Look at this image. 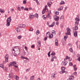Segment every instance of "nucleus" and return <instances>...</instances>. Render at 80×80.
Masks as SVG:
<instances>
[{"label": "nucleus", "mask_w": 80, "mask_h": 80, "mask_svg": "<svg viewBox=\"0 0 80 80\" xmlns=\"http://www.w3.org/2000/svg\"><path fill=\"white\" fill-rule=\"evenodd\" d=\"M5 70L6 71H8V68H5Z\"/></svg>", "instance_id": "4d7b16f0"}, {"label": "nucleus", "mask_w": 80, "mask_h": 80, "mask_svg": "<svg viewBox=\"0 0 80 80\" xmlns=\"http://www.w3.org/2000/svg\"><path fill=\"white\" fill-rule=\"evenodd\" d=\"M64 18V16L63 15H62L60 17V19H63Z\"/></svg>", "instance_id": "72a5a7b5"}, {"label": "nucleus", "mask_w": 80, "mask_h": 80, "mask_svg": "<svg viewBox=\"0 0 80 80\" xmlns=\"http://www.w3.org/2000/svg\"><path fill=\"white\" fill-rule=\"evenodd\" d=\"M65 72H64V71H60V72H59L60 73V74H62V73H65Z\"/></svg>", "instance_id": "79ce46f5"}, {"label": "nucleus", "mask_w": 80, "mask_h": 80, "mask_svg": "<svg viewBox=\"0 0 80 80\" xmlns=\"http://www.w3.org/2000/svg\"><path fill=\"white\" fill-rule=\"evenodd\" d=\"M51 62H53L54 61V60L52 58H52H51Z\"/></svg>", "instance_id": "49530a36"}, {"label": "nucleus", "mask_w": 80, "mask_h": 80, "mask_svg": "<svg viewBox=\"0 0 80 80\" xmlns=\"http://www.w3.org/2000/svg\"><path fill=\"white\" fill-rule=\"evenodd\" d=\"M36 2H37V4H39V2H38V0H36Z\"/></svg>", "instance_id": "13d9d810"}, {"label": "nucleus", "mask_w": 80, "mask_h": 80, "mask_svg": "<svg viewBox=\"0 0 80 80\" xmlns=\"http://www.w3.org/2000/svg\"><path fill=\"white\" fill-rule=\"evenodd\" d=\"M51 3V2H48L47 4L48 6H49V7H50L51 6V4L50 3Z\"/></svg>", "instance_id": "7c9ffc66"}, {"label": "nucleus", "mask_w": 80, "mask_h": 80, "mask_svg": "<svg viewBox=\"0 0 80 80\" xmlns=\"http://www.w3.org/2000/svg\"><path fill=\"white\" fill-rule=\"evenodd\" d=\"M12 63L13 64L14 67L15 68H17L18 66L16 65L17 64L16 62H12Z\"/></svg>", "instance_id": "ddd939ff"}, {"label": "nucleus", "mask_w": 80, "mask_h": 80, "mask_svg": "<svg viewBox=\"0 0 80 80\" xmlns=\"http://www.w3.org/2000/svg\"><path fill=\"white\" fill-rule=\"evenodd\" d=\"M24 8L22 6L21 7V8L22 10H24V8Z\"/></svg>", "instance_id": "5fc2aeb1"}, {"label": "nucleus", "mask_w": 80, "mask_h": 80, "mask_svg": "<svg viewBox=\"0 0 80 80\" xmlns=\"http://www.w3.org/2000/svg\"><path fill=\"white\" fill-rule=\"evenodd\" d=\"M69 65L71 66H72V62H70L69 63Z\"/></svg>", "instance_id": "09e8293b"}, {"label": "nucleus", "mask_w": 80, "mask_h": 80, "mask_svg": "<svg viewBox=\"0 0 80 80\" xmlns=\"http://www.w3.org/2000/svg\"><path fill=\"white\" fill-rule=\"evenodd\" d=\"M66 58H67V59H69L70 58V57H68V56H67Z\"/></svg>", "instance_id": "338daca9"}, {"label": "nucleus", "mask_w": 80, "mask_h": 80, "mask_svg": "<svg viewBox=\"0 0 80 80\" xmlns=\"http://www.w3.org/2000/svg\"><path fill=\"white\" fill-rule=\"evenodd\" d=\"M55 14L57 15H58L59 14V12H58V11H56V12H55Z\"/></svg>", "instance_id": "f704fd0d"}, {"label": "nucleus", "mask_w": 80, "mask_h": 80, "mask_svg": "<svg viewBox=\"0 0 80 80\" xmlns=\"http://www.w3.org/2000/svg\"><path fill=\"white\" fill-rule=\"evenodd\" d=\"M41 46V44H38L37 47L39 48Z\"/></svg>", "instance_id": "4c0bfd02"}, {"label": "nucleus", "mask_w": 80, "mask_h": 80, "mask_svg": "<svg viewBox=\"0 0 80 80\" xmlns=\"http://www.w3.org/2000/svg\"><path fill=\"white\" fill-rule=\"evenodd\" d=\"M0 12H1V13H5V11L4 9H2L1 8H0Z\"/></svg>", "instance_id": "4468645a"}, {"label": "nucleus", "mask_w": 80, "mask_h": 80, "mask_svg": "<svg viewBox=\"0 0 80 80\" xmlns=\"http://www.w3.org/2000/svg\"><path fill=\"white\" fill-rule=\"evenodd\" d=\"M47 39V38L46 37L44 38V41H46Z\"/></svg>", "instance_id": "69168bd1"}, {"label": "nucleus", "mask_w": 80, "mask_h": 80, "mask_svg": "<svg viewBox=\"0 0 80 80\" xmlns=\"http://www.w3.org/2000/svg\"><path fill=\"white\" fill-rule=\"evenodd\" d=\"M27 3V1H26L24 0L23 1V4H26Z\"/></svg>", "instance_id": "e433bc0d"}, {"label": "nucleus", "mask_w": 80, "mask_h": 80, "mask_svg": "<svg viewBox=\"0 0 80 80\" xmlns=\"http://www.w3.org/2000/svg\"><path fill=\"white\" fill-rule=\"evenodd\" d=\"M20 27H19V26H18V27L16 28H15V30L17 31L18 32H20L21 31Z\"/></svg>", "instance_id": "0eeeda50"}, {"label": "nucleus", "mask_w": 80, "mask_h": 80, "mask_svg": "<svg viewBox=\"0 0 80 80\" xmlns=\"http://www.w3.org/2000/svg\"><path fill=\"white\" fill-rule=\"evenodd\" d=\"M59 19V18L58 16L56 15L54 16V20L56 21H58Z\"/></svg>", "instance_id": "1a4fd4ad"}, {"label": "nucleus", "mask_w": 80, "mask_h": 80, "mask_svg": "<svg viewBox=\"0 0 80 80\" xmlns=\"http://www.w3.org/2000/svg\"><path fill=\"white\" fill-rule=\"evenodd\" d=\"M35 45H32V46H31V48H33L34 47Z\"/></svg>", "instance_id": "680f3d73"}, {"label": "nucleus", "mask_w": 80, "mask_h": 80, "mask_svg": "<svg viewBox=\"0 0 80 80\" xmlns=\"http://www.w3.org/2000/svg\"><path fill=\"white\" fill-rule=\"evenodd\" d=\"M64 4H65V2H64L63 1H62L60 3V5Z\"/></svg>", "instance_id": "b1692460"}, {"label": "nucleus", "mask_w": 80, "mask_h": 80, "mask_svg": "<svg viewBox=\"0 0 80 80\" xmlns=\"http://www.w3.org/2000/svg\"><path fill=\"white\" fill-rule=\"evenodd\" d=\"M68 45L70 47L72 46V44H70V43H69L68 44Z\"/></svg>", "instance_id": "0e129e2a"}, {"label": "nucleus", "mask_w": 80, "mask_h": 80, "mask_svg": "<svg viewBox=\"0 0 80 80\" xmlns=\"http://www.w3.org/2000/svg\"><path fill=\"white\" fill-rule=\"evenodd\" d=\"M55 55V53L54 52H52V53L51 54V55L54 56Z\"/></svg>", "instance_id": "c9c22d12"}, {"label": "nucleus", "mask_w": 80, "mask_h": 80, "mask_svg": "<svg viewBox=\"0 0 80 80\" xmlns=\"http://www.w3.org/2000/svg\"><path fill=\"white\" fill-rule=\"evenodd\" d=\"M30 71V69H27L26 70V72H28Z\"/></svg>", "instance_id": "c03bdc74"}, {"label": "nucleus", "mask_w": 80, "mask_h": 80, "mask_svg": "<svg viewBox=\"0 0 80 80\" xmlns=\"http://www.w3.org/2000/svg\"><path fill=\"white\" fill-rule=\"evenodd\" d=\"M0 67L3 69L4 68V66L3 64H1L0 65Z\"/></svg>", "instance_id": "bb28decb"}, {"label": "nucleus", "mask_w": 80, "mask_h": 80, "mask_svg": "<svg viewBox=\"0 0 80 80\" xmlns=\"http://www.w3.org/2000/svg\"><path fill=\"white\" fill-rule=\"evenodd\" d=\"M24 10H25V11H28V8H25Z\"/></svg>", "instance_id": "a19ab883"}, {"label": "nucleus", "mask_w": 80, "mask_h": 80, "mask_svg": "<svg viewBox=\"0 0 80 80\" xmlns=\"http://www.w3.org/2000/svg\"><path fill=\"white\" fill-rule=\"evenodd\" d=\"M73 68L74 71H76L77 70V68L76 67V65H74L73 66Z\"/></svg>", "instance_id": "dca6fc26"}, {"label": "nucleus", "mask_w": 80, "mask_h": 80, "mask_svg": "<svg viewBox=\"0 0 80 80\" xmlns=\"http://www.w3.org/2000/svg\"><path fill=\"white\" fill-rule=\"evenodd\" d=\"M10 65L11 66H13V62H11L10 63Z\"/></svg>", "instance_id": "864d4df0"}, {"label": "nucleus", "mask_w": 80, "mask_h": 80, "mask_svg": "<svg viewBox=\"0 0 80 80\" xmlns=\"http://www.w3.org/2000/svg\"><path fill=\"white\" fill-rule=\"evenodd\" d=\"M68 37V36H64V39L65 41H66V40L67 39Z\"/></svg>", "instance_id": "c85d7f7f"}, {"label": "nucleus", "mask_w": 80, "mask_h": 80, "mask_svg": "<svg viewBox=\"0 0 80 80\" xmlns=\"http://www.w3.org/2000/svg\"><path fill=\"white\" fill-rule=\"evenodd\" d=\"M47 16L46 15H43L42 16L44 20H46V19Z\"/></svg>", "instance_id": "393cba45"}, {"label": "nucleus", "mask_w": 80, "mask_h": 80, "mask_svg": "<svg viewBox=\"0 0 80 80\" xmlns=\"http://www.w3.org/2000/svg\"><path fill=\"white\" fill-rule=\"evenodd\" d=\"M77 60H78V61L80 62V57H79L78 58V59H77Z\"/></svg>", "instance_id": "bf43d9fd"}, {"label": "nucleus", "mask_w": 80, "mask_h": 80, "mask_svg": "<svg viewBox=\"0 0 80 80\" xmlns=\"http://www.w3.org/2000/svg\"><path fill=\"white\" fill-rule=\"evenodd\" d=\"M38 44H41L40 41H38Z\"/></svg>", "instance_id": "de8ad7c7"}, {"label": "nucleus", "mask_w": 80, "mask_h": 80, "mask_svg": "<svg viewBox=\"0 0 80 80\" xmlns=\"http://www.w3.org/2000/svg\"><path fill=\"white\" fill-rule=\"evenodd\" d=\"M14 78L16 79V80H19V77L17 75H14Z\"/></svg>", "instance_id": "f8f14e48"}, {"label": "nucleus", "mask_w": 80, "mask_h": 80, "mask_svg": "<svg viewBox=\"0 0 80 80\" xmlns=\"http://www.w3.org/2000/svg\"><path fill=\"white\" fill-rule=\"evenodd\" d=\"M75 20L76 21H75V26H77L79 24V21H80L79 19L76 18H75Z\"/></svg>", "instance_id": "20e7f679"}, {"label": "nucleus", "mask_w": 80, "mask_h": 80, "mask_svg": "<svg viewBox=\"0 0 80 80\" xmlns=\"http://www.w3.org/2000/svg\"><path fill=\"white\" fill-rule=\"evenodd\" d=\"M34 15H29V17L31 19H32V18H34Z\"/></svg>", "instance_id": "aec40b11"}, {"label": "nucleus", "mask_w": 80, "mask_h": 80, "mask_svg": "<svg viewBox=\"0 0 80 80\" xmlns=\"http://www.w3.org/2000/svg\"><path fill=\"white\" fill-rule=\"evenodd\" d=\"M69 51L71 52H73L72 49V48H70L69 49Z\"/></svg>", "instance_id": "ea45409f"}, {"label": "nucleus", "mask_w": 80, "mask_h": 80, "mask_svg": "<svg viewBox=\"0 0 80 80\" xmlns=\"http://www.w3.org/2000/svg\"><path fill=\"white\" fill-rule=\"evenodd\" d=\"M11 12H13L14 11V9L13 8L11 9L10 10Z\"/></svg>", "instance_id": "8fccbe9b"}, {"label": "nucleus", "mask_w": 80, "mask_h": 80, "mask_svg": "<svg viewBox=\"0 0 80 80\" xmlns=\"http://www.w3.org/2000/svg\"><path fill=\"white\" fill-rule=\"evenodd\" d=\"M35 78V76H32L30 78V80H33Z\"/></svg>", "instance_id": "6ab92c4d"}, {"label": "nucleus", "mask_w": 80, "mask_h": 80, "mask_svg": "<svg viewBox=\"0 0 80 80\" xmlns=\"http://www.w3.org/2000/svg\"><path fill=\"white\" fill-rule=\"evenodd\" d=\"M74 75L75 76H77V72H74Z\"/></svg>", "instance_id": "052dcab7"}, {"label": "nucleus", "mask_w": 80, "mask_h": 80, "mask_svg": "<svg viewBox=\"0 0 80 80\" xmlns=\"http://www.w3.org/2000/svg\"><path fill=\"white\" fill-rule=\"evenodd\" d=\"M12 18L11 16L8 18L7 20V24L6 26L8 27L10 25V23L12 20Z\"/></svg>", "instance_id": "7ed1b4c3"}, {"label": "nucleus", "mask_w": 80, "mask_h": 80, "mask_svg": "<svg viewBox=\"0 0 80 80\" xmlns=\"http://www.w3.org/2000/svg\"><path fill=\"white\" fill-rule=\"evenodd\" d=\"M22 36L20 35V36H18V39H20L21 38H22Z\"/></svg>", "instance_id": "58836bf2"}, {"label": "nucleus", "mask_w": 80, "mask_h": 80, "mask_svg": "<svg viewBox=\"0 0 80 80\" xmlns=\"http://www.w3.org/2000/svg\"><path fill=\"white\" fill-rule=\"evenodd\" d=\"M65 67H62V71H63L64 72H65Z\"/></svg>", "instance_id": "cd10ccee"}, {"label": "nucleus", "mask_w": 80, "mask_h": 80, "mask_svg": "<svg viewBox=\"0 0 80 80\" xmlns=\"http://www.w3.org/2000/svg\"><path fill=\"white\" fill-rule=\"evenodd\" d=\"M58 41L57 40H55V44L57 46H58Z\"/></svg>", "instance_id": "a211bd4d"}, {"label": "nucleus", "mask_w": 80, "mask_h": 80, "mask_svg": "<svg viewBox=\"0 0 80 80\" xmlns=\"http://www.w3.org/2000/svg\"><path fill=\"white\" fill-rule=\"evenodd\" d=\"M63 8V7L62 6H61L60 7V8L58 9V10H62Z\"/></svg>", "instance_id": "5701e85b"}, {"label": "nucleus", "mask_w": 80, "mask_h": 80, "mask_svg": "<svg viewBox=\"0 0 80 80\" xmlns=\"http://www.w3.org/2000/svg\"><path fill=\"white\" fill-rule=\"evenodd\" d=\"M18 47H15L14 48L12 49V52H14L13 53H15L16 54L18 55L19 54V52L18 51Z\"/></svg>", "instance_id": "f03ea898"}, {"label": "nucleus", "mask_w": 80, "mask_h": 80, "mask_svg": "<svg viewBox=\"0 0 80 80\" xmlns=\"http://www.w3.org/2000/svg\"><path fill=\"white\" fill-rule=\"evenodd\" d=\"M56 74L55 73H52V76H51V78H55Z\"/></svg>", "instance_id": "2eb2a0df"}, {"label": "nucleus", "mask_w": 80, "mask_h": 80, "mask_svg": "<svg viewBox=\"0 0 80 80\" xmlns=\"http://www.w3.org/2000/svg\"><path fill=\"white\" fill-rule=\"evenodd\" d=\"M18 9L19 11H21V8L19 7H18Z\"/></svg>", "instance_id": "a18cd8bd"}, {"label": "nucleus", "mask_w": 80, "mask_h": 80, "mask_svg": "<svg viewBox=\"0 0 80 80\" xmlns=\"http://www.w3.org/2000/svg\"><path fill=\"white\" fill-rule=\"evenodd\" d=\"M40 33V31L38 30H37L36 32V34L37 35H38L39 33Z\"/></svg>", "instance_id": "473e14b6"}, {"label": "nucleus", "mask_w": 80, "mask_h": 80, "mask_svg": "<svg viewBox=\"0 0 80 80\" xmlns=\"http://www.w3.org/2000/svg\"><path fill=\"white\" fill-rule=\"evenodd\" d=\"M34 17L36 18H38V15L37 14H36L34 15H33Z\"/></svg>", "instance_id": "412c9836"}, {"label": "nucleus", "mask_w": 80, "mask_h": 80, "mask_svg": "<svg viewBox=\"0 0 80 80\" xmlns=\"http://www.w3.org/2000/svg\"><path fill=\"white\" fill-rule=\"evenodd\" d=\"M21 58L22 59H24L25 58V57H24L23 56H21Z\"/></svg>", "instance_id": "6e6d98bb"}, {"label": "nucleus", "mask_w": 80, "mask_h": 80, "mask_svg": "<svg viewBox=\"0 0 80 80\" xmlns=\"http://www.w3.org/2000/svg\"><path fill=\"white\" fill-rule=\"evenodd\" d=\"M55 25V22H53L52 23V24L49 25V27H54Z\"/></svg>", "instance_id": "9b49d317"}, {"label": "nucleus", "mask_w": 80, "mask_h": 80, "mask_svg": "<svg viewBox=\"0 0 80 80\" xmlns=\"http://www.w3.org/2000/svg\"><path fill=\"white\" fill-rule=\"evenodd\" d=\"M73 29L74 30H78V27L77 26H76L74 28H73Z\"/></svg>", "instance_id": "c756f323"}, {"label": "nucleus", "mask_w": 80, "mask_h": 80, "mask_svg": "<svg viewBox=\"0 0 80 80\" xmlns=\"http://www.w3.org/2000/svg\"><path fill=\"white\" fill-rule=\"evenodd\" d=\"M67 32H66L65 34L68 35H70L71 30L69 28H67Z\"/></svg>", "instance_id": "39448f33"}, {"label": "nucleus", "mask_w": 80, "mask_h": 80, "mask_svg": "<svg viewBox=\"0 0 80 80\" xmlns=\"http://www.w3.org/2000/svg\"><path fill=\"white\" fill-rule=\"evenodd\" d=\"M50 52H51V51H49L48 54V56H49V57H50Z\"/></svg>", "instance_id": "37998d69"}, {"label": "nucleus", "mask_w": 80, "mask_h": 80, "mask_svg": "<svg viewBox=\"0 0 80 80\" xmlns=\"http://www.w3.org/2000/svg\"><path fill=\"white\" fill-rule=\"evenodd\" d=\"M79 15H77V17H76V18H78L79 19Z\"/></svg>", "instance_id": "774afa93"}, {"label": "nucleus", "mask_w": 80, "mask_h": 80, "mask_svg": "<svg viewBox=\"0 0 80 80\" xmlns=\"http://www.w3.org/2000/svg\"><path fill=\"white\" fill-rule=\"evenodd\" d=\"M48 7V6L47 5H46L45 6V8L44 9H43V10L42 11V14H44V13H45V11H46L47 12H48V8H47Z\"/></svg>", "instance_id": "423d86ee"}, {"label": "nucleus", "mask_w": 80, "mask_h": 80, "mask_svg": "<svg viewBox=\"0 0 80 80\" xmlns=\"http://www.w3.org/2000/svg\"><path fill=\"white\" fill-rule=\"evenodd\" d=\"M74 79V77L72 76H70L69 78V80H73Z\"/></svg>", "instance_id": "f3484780"}, {"label": "nucleus", "mask_w": 80, "mask_h": 80, "mask_svg": "<svg viewBox=\"0 0 80 80\" xmlns=\"http://www.w3.org/2000/svg\"><path fill=\"white\" fill-rule=\"evenodd\" d=\"M8 58H9V56L7 54L5 56V61L6 62H8Z\"/></svg>", "instance_id": "9d476101"}, {"label": "nucleus", "mask_w": 80, "mask_h": 80, "mask_svg": "<svg viewBox=\"0 0 80 80\" xmlns=\"http://www.w3.org/2000/svg\"><path fill=\"white\" fill-rule=\"evenodd\" d=\"M48 17L49 19H51V17L49 13L48 14Z\"/></svg>", "instance_id": "a878e982"}, {"label": "nucleus", "mask_w": 80, "mask_h": 80, "mask_svg": "<svg viewBox=\"0 0 80 80\" xmlns=\"http://www.w3.org/2000/svg\"><path fill=\"white\" fill-rule=\"evenodd\" d=\"M74 36L76 37L77 36V33L76 32H75L74 34Z\"/></svg>", "instance_id": "2f4dec72"}, {"label": "nucleus", "mask_w": 80, "mask_h": 80, "mask_svg": "<svg viewBox=\"0 0 80 80\" xmlns=\"http://www.w3.org/2000/svg\"><path fill=\"white\" fill-rule=\"evenodd\" d=\"M52 57L53 59H56L57 58V57L56 56H54V57H53V56H52Z\"/></svg>", "instance_id": "e2e57ef3"}, {"label": "nucleus", "mask_w": 80, "mask_h": 80, "mask_svg": "<svg viewBox=\"0 0 80 80\" xmlns=\"http://www.w3.org/2000/svg\"><path fill=\"white\" fill-rule=\"evenodd\" d=\"M18 26H19V27H20V28H25L26 27V25L25 24H19Z\"/></svg>", "instance_id": "6e6552de"}, {"label": "nucleus", "mask_w": 80, "mask_h": 80, "mask_svg": "<svg viewBox=\"0 0 80 80\" xmlns=\"http://www.w3.org/2000/svg\"><path fill=\"white\" fill-rule=\"evenodd\" d=\"M51 34L49 32H47V33L46 34V35L47 37H49L50 38H53V36L55 35L56 34L55 31H51Z\"/></svg>", "instance_id": "f257e3e1"}, {"label": "nucleus", "mask_w": 80, "mask_h": 80, "mask_svg": "<svg viewBox=\"0 0 80 80\" xmlns=\"http://www.w3.org/2000/svg\"><path fill=\"white\" fill-rule=\"evenodd\" d=\"M67 63V61H66L65 62H62V65H66Z\"/></svg>", "instance_id": "4be33fe9"}, {"label": "nucleus", "mask_w": 80, "mask_h": 80, "mask_svg": "<svg viewBox=\"0 0 80 80\" xmlns=\"http://www.w3.org/2000/svg\"><path fill=\"white\" fill-rule=\"evenodd\" d=\"M59 22H56V24L57 25H59Z\"/></svg>", "instance_id": "3c124183"}, {"label": "nucleus", "mask_w": 80, "mask_h": 80, "mask_svg": "<svg viewBox=\"0 0 80 80\" xmlns=\"http://www.w3.org/2000/svg\"><path fill=\"white\" fill-rule=\"evenodd\" d=\"M33 29L32 28H30V29L29 30L30 31H33Z\"/></svg>", "instance_id": "603ef678"}]
</instances>
